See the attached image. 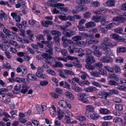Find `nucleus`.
Masks as SVG:
<instances>
[{
	"label": "nucleus",
	"instance_id": "1",
	"mask_svg": "<svg viewBox=\"0 0 126 126\" xmlns=\"http://www.w3.org/2000/svg\"><path fill=\"white\" fill-rule=\"evenodd\" d=\"M87 0H76V3L79 5L76 7V8L78 11H84L86 10L87 7L85 6V3Z\"/></svg>",
	"mask_w": 126,
	"mask_h": 126
},
{
	"label": "nucleus",
	"instance_id": "2",
	"mask_svg": "<svg viewBox=\"0 0 126 126\" xmlns=\"http://www.w3.org/2000/svg\"><path fill=\"white\" fill-rule=\"evenodd\" d=\"M51 33H52V35L54 36L53 39L56 43V44L58 46H59L60 45L59 41H60V39L59 37L61 36L62 34L61 33L56 30H53L51 31Z\"/></svg>",
	"mask_w": 126,
	"mask_h": 126
},
{
	"label": "nucleus",
	"instance_id": "3",
	"mask_svg": "<svg viewBox=\"0 0 126 126\" xmlns=\"http://www.w3.org/2000/svg\"><path fill=\"white\" fill-rule=\"evenodd\" d=\"M79 35H76L74 36L72 38V40L73 41L76 42L81 40L82 38H85L90 36V35L87 33L80 32L79 33Z\"/></svg>",
	"mask_w": 126,
	"mask_h": 126
},
{
	"label": "nucleus",
	"instance_id": "4",
	"mask_svg": "<svg viewBox=\"0 0 126 126\" xmlns=\"http://www.w3.org/2000/svg\"><path fill=\"white\" fill-rule=\"evenodd\" d=\"M87 96V94L85 93H81L78 94V98L80 101L83 103L86 104H89L90 102L89 100L85 97Z\"/></svg>",
	"mask_w": 126,
	"mask_h": 126
},
{
	"label": "nucleus",
	"instance_id": "5",
	"mask_svg": "<svg viewBox=\"0 0 126 126\" xmlns=\"http://www.w3.org/2000/svg\"><path fill=\"white\" fill-rule=\"evenodd\" d=\"M86 111L85 114L86 116L89 117L90 115V112H93L94 111V107L91 105H86L85 106Z\"/></svg>",
	"mask_w": 126,
	"mask_h": 126
},
{
	"label": "nucleus",
	"instance_id": "6",
	"mask_svg": "<svg viewBox=\"0 0 126 126\" xmlns=\"http://www.w3.org/2000/svg\"><path fill=\"white\" fill-rule=\"evenodd\" d=\"M59 105L60 106L64 108L68 107L70 109L71 108V105L67 103V102L63 100H61L59 101L58 102Z\"/></svg>",
	"mask_w": 126,
	"mask_h": 126
},
{
	"label": "nucleus",
	"instance_id": "7",
	"mask_svg": "<svg viewBox=\"0 0 126 126\" xmlns=\"http://www.w3.org/2000/svg\"><path fill=\"white\" fill-rule=\"evenodd\" d=\"M101 61L105 63H109L112 62V59L111 57L103 56L100 59Z\"/></svg>",
	"mask_w": 126,
	"mask_h": 126
},
{
	"label": "nucleus",
	"instance_id": "8",
	"mask_svg": "<svg viewBox=\"0 0 126 126\" xmlns=\"http://www.w3.org/2000/svg\"><path fill=\"white\" fill-rule=\"evenodd\" d=\"M57 59L58 60H61L65 62L66 61V60H73L74 59H75L76 61L77 59L76 58L74 57H72L70 55L67 56L66 57L65 59H64L63 58L61 57H57Z\"/></svg>",
	"mask_w": 126,
	"mask_h": 126
},
{
	"label": "nucleus",
	"instance_id": "9",
	"mask_svg": "<svg viewBox=\"0 0 126 126\" xmlns=\"http://www.w3.org/2000/svg\"><path fill=\"white\" fill-rule=\"evenodd\" d=\"M41 23L42 25L44 27H48L49 25H51L53 24L52 21L49 20L43 21Z\"/></svg>",
	"mask_w": 126,
	"mask_h": 126
},
{
	"label": "nucleus",
	"instance_id": "10",
	"mask_svg": "<svg viewBox=\"0 0 126 126\" xmlns=\"http://www.w3.org/2000/svg\"><path fill=\"white\" fill-rule=\"evenodd\" d=\"M84 50L81 48H76L75 50V52L78 53V56L79 57H82L84 55L85 53L84 52Z\"/></svg>",
	"mask_w": 126,
	"mask_h": 126
},
{
	"label": "nucleus",
	"instance_id": "11",
	"mask_svg": "<svg viewBox=\"0 0 126 126\" xmlns=\"http://www.w3.org/2000/svg\"><path fill=\"white\" fill-rule=\"evenodd\" d=\"M100 95L101 96L100 97V98H104L105 99H106L107 97L110 96V94L109 93L104 91H102L100 93Z\"/></svg>",
	"mask_w": 126,
	"mask_h": 126
},
{
	"label": "nucleus",
	"instance_id": "12",
	"mask_svg": "<svg viewBox=\"0 0 126 126\" xmlns=\"http://www.w3.org/2000/svg\"><path fill=\"white\" fill-rule=\"evenodd\" d=\"M110 36L111 38L114 39L119 41L123 40L122 38L121 37H120L118 34H111Z\"/></svg>",
	"mask_w": 126,
	"mask_h": 126
},
{
	"label": "nucleus",
	"instance_id": "13",
	"mask_svg": "<svg viewBox=\"0 0 126 126\" xmlns=\"http://www.w3.org/2000/svg\"><path fill=\"white\" fill-rule=\"evenodd\" d=\"M65 32V33L64 34V35L68 38L72 36L74 34V31L68 29L67 31Z\"/></svg>",
	"mask_w": 126,
	"mask_h": 126
},
{
	"label": "nucleus",
	"instance_id": "14",
	"mask_svg": "<svg viewBox=\"0 0 126 126\" xmlns=\"http://www.w3.org/2000/svg\"><path fill=\"white\" fill-rule=\"evenodd\" d=\"M41 43L44 44H45L46 46L48 48L52 47V46L53 45V42L51 41H41Z\"/></svg>",
	"mask_w": 126,
	"mask_h": 126
},
{
	"label": "nucleus",
	"instance_id": "15",
	"mask_svg": "<svg viewBox=\"0 0 126 126\" xmlns=\"http://www.w3.org/2000/svg\"><path fill=\"white\" fill-rule=\"evenodd\" d=\"M97 90V88L91 86L88 88H85L84 91L87 92L89 93L95 91Z\"/></svg>",
	"mask_w": 126,
	"mask_h": 126
},
{
	"label": "nucleus",
	"instance_id": "16",
	"mask_svg": "<svg viewBox=\"0 0 126 126\" xmlns=\"http://www.w3.org/2000/svg\"><path fill=\"white\" fill-rule=\"evenodd\" d=\"M29 88L28 86L25 85L22 86V89L20 90L19 92L21 93L25 94L28 92Z\"/></svg>",
	"mask_w": 126,
	"mask_h": 126
},
{
	"label": "nucleus",
	"instance_id": "17",
	"mask_svg": "<svg viewBox=\"0 0 126 126\" xmlns=\"http://www.w3.org/2000/svg\"><path fill=\"white\" fill-rule=\"evenodd\" d=\"M21 88V86L19 84L16 85L13 90V93L15 94H18Z\"/></svg>",
	"mask_w": 126,
	"mask_h": 126
},
{
	"label": "nucleus",
	"instance_id": "18",
	"mask_svg": "<svg viewBox=\"0 0 126 126\" xmlns=\"http://www.w3.org/2000/svg\"><path fill=\"white\" fill-rule=\"evenodd\" d=\"M86 61L88 63H94L95 60L94 58L91 56L86 57Z\"/></svg>",
	"mask_w": 126,
	"mask_h": 126
},
{
	"label": "nucleus",
	"instance_id": "19",
	"mask_svg": "<svg viewBox=\"0 0 126 126\" xmlns=\"http://www.w3.org/2000/svg\"><path fill=\"white\" fill-rule=\"evenodd\" d=\"M76 49L73 44L69 45L68 48V50L70 53H73L75 52V50Z\"/></svg>",
	"mask_w": 126,
	"mask_h": 126
},
{
	"label": "nucleus",
	"instance_id": "20",
	"mask_svg": "<svg viewBox=\"0 0 126 126\" xmlns=\"http://www.w3.org/2000/svg\"><path fill=\"white\" fill-rule=\"evenodd\" d=\"M100 113L103 114H108L110 113V111L109 110L106 108H100Z\"/></svg>",
	"mask_w": 126,
	"mask_h": 126
},
{
	"label": "nucleus",
	"instance_id": "21",
	"mask_svg": "<svg viewBox=\"0 0 126 126\" xmlns=\"http://www.w3.org/2000/svg\"><path fill=\"white\" fill-rule=\"evenodd\" d=\"M63 66V64L60 62L55 61V64L52 65L53 68L62 67Z\"/></svg>",
	"mask_w": 126,
	"mask_h": 126
},
{
	"label": "nucleus",
	"instance_id": "22",
	"mask_svg": "<svg viewBox=\"0 0 126 126\" xmlns=\"http://www.w3.org/2000/svg\"><path fill=\"white\" fill-rule=\"evenodd\" d=\"M27 79L32 80H36L37 79L35 76L32 74L29 73L27 75Z\"/></svg>",
	"mask_w": 126,
	"mask_h": 126
},
{
	"label": "nucleus",
	"instance_id": "23",
	"mask_svg": "<svg viewBox=\"0 0 126 126\" xmlns=\"http://www.w3.org/2000/svg\"><path fill=\"white\" fill-rule=\"evenodd\" d=\"M57 113V119L59 120H61L63 117V112L61 109H59L58 110Z\"/></svg>",
	"mask_w": 126,
	"mask_h": 126
},
{
	"label": "nucleus",
	"instance_id": "24",
	"mask_svg": "<svg viewBox=\"0 0 126 126\" xmlns=\"http://www.w3.org/2000/svg\"><path fill=\"white\" fill-rule=\"evenodd\" d=\"M41 55L46 60H49L52 58L51 56L47 53H43L41 54Z\"/></svg>",
	"mask_w": 126,
	"mask_h": 126
},
{
	"label": "nucleus",
	"instance_id": "25",
	"mask_svg": "<svg viewBox=\"0 0 126 126\" xmlns=\"http://www.w3.org/2000/svg\"><path fill=\"white\" fill-rule=\"evenodd\" d=\"M49 111L51 115H52V113L53 115H54L56 114V108L54 105H51V107L49 108Z\"/></svg>",
	"mask_w": 126,
	"mask_h": 126
},
{
	"label": "nucleus",
	"instance_id": "26",
	"mask_svg": "<svg viewBox=\"0 0 126 126\" xmlns=\"http://www.w3.org/2000/svg\"><path fill=\"white\" fill-rule=\"evenodd\" d=\"M95 25V23L92 21L88 22L85 24V26L86 27L88 28H90L94 27Z\"/></svg>",
	"mask_w": 126,
	"mask_h": 126
},
{
	"label": "nucleus",
	"instance_id": "27",
	"mask_svg": "<svg viewBox=\"0 0 126 126\" xmlns=\"http://www.w3.org/2000/svg\"><path fill=\"white\" fill-rule=\"evenodd\" d=\"M115 1L113 0H109L106 3V4L108 6L111 7L114 6Z\"/></svg>",
	"mask_w": 126,
	"mask_h": 126
},
{
	"label": "nucleus",
	"instance_id": "28",
	"mask_svg": "<svg viewBox=\"0 0 126 126\" xmlns=\"http://www.w3.org/2000/svg\"><path fill=\"white\" fill-rule=\"evenodd\" d=\"M72 89L75 92H80L82 91V89L78 86H72Z\"/></svg>",
	"mask_w": 126,
	"mask_h": 126
},
{
	"label": "nucleus",
	"instance_id": "29",
	"mask_svg": "<svg viewBox=\"0 0 126 126\" xmlns=\"http://www.w3.org/2000/svg\"><path fill=\"white\" fill-rule=\"evenodd\" d=\"M73 44V42L71 40H68L63 43L64 47H65L68 46L69 44L71 45Z\"/></svg>",
	"mask_w": 126,
	"mask_h": 126
},
{
	"label": "nucleus",
	"instance_id": "30",
	"mask_svg": "<svg viewBox=\"0 0 126 126\" xmlns=\"http://www.w3.org/2000/svg\"><path fill=\"white\" fill-rule=\"evenodd\" d=\"M112 68L116 73L121 72V68L118 66L116 65H113L112 66Z\"/></svg>",
	"mask_w": 126,
	"mask_h": 126
},
{
	"label": "nucleus",
	"instance_id": "31",
	"mask_svg": "<svg viewBox=\"0 0 126 126\" xmlns=\"http://www.w3.org/2000/svg\"><path fill=\"white\" fill-rule=\"evenodd\" d=\"M109 77L111 79H115L117 81H118L119 79L117 76L115 74H110L109 75Z\"/></svg>",
	"mask_w": 126,
	"mask_h": 126
},
{
	"label": "nucleus",
	"instance_id": "32",
	"mask_svg": "<svg viewBox=\"0 0 126 126\" xmlns=\"http://www.w3.org/2000/svg\"><path fill=\"white\" fill-rule=\"evenodd\" d=\"M85 67L86 68L90 70H93L94 69V65H91L89 63H88L85 65Z\"/></svg>",
	"mask_w": 126,
	"mask_h": 126
},
{
	"label": "nucleus",
	"instance_id": "33",
	"mask_svg": "<svg viewBox=\"0 0 126 126\" xmlns=\"http://www.w3.org/2000/svg\"><path fill=\"white\" fill-rule=\"evenodd\" d=\"M101 17V16H94L92 17V19L95 22H98L100 21Z\"/></svg>",
	"mask_w": 126,
	"mask_h": 126
},
{
	"label": "nucleus",
	"instance_id": "34",
	"mask_svg": "<svg viewBox=\"0 0 126 126\" xmlns=\"http://www.w3.org/2000/svg\"><path fill=\"white\" fill-rule=\"evenodd\" d=\"M115 108L118 111H121L123 109V105L121 104H116L115 105Z\"/></svg>",
	"mask_w": 126,
	"mask_h": 126
},
{
	"label": "nucleus",
	"instance_id": "35",
	"mask_svg": "<svg viewBox=\"0 0 126 126\" xmlns=\"http://www.w3.org/2000/svg\"><path fill=\"white\" fill-rule=\"evenodd\" d=\"M46 48L45 49L46 52L47 53H49V55H53V47L48 48Z\"/></svg>",
	"mask_w": 126,
	"mask_h": 126
},
{
	"label": "nucleus",
	"instance_id": "36",
	"mask_svg": "<svg viewBox=\"0 0 126 126\" xmlns=\"http://www.w3.org/2000/svg\"><path fill=\"white\" fill-rule=\"evenodd\" d=\"M126 51V48L124 47H120L118 48L117 50V52L118 53L120 52H125Z\"/></svg>",
	"mask_w": 126,
	"mask_h": 126
},
{
	"label": "nucleus",
	"instance_id": "37",
	"mask_svg": "<svg viewBox=\"0 0 126 126\" xmlns=\"http://www.w3.org/2000/svg\"><path fill=\"white\" fill-rule=\"evenodd\" d=\"M7 39L9 41H12V40H14L15 39L14 36L12 34H10L6 36Z\"/></svg>",
	"mask_w": 126,
	"mask_h": 126
},
{
	"label": "nucleus",
	"instance_id": "38",
	"mask_svg": "<svg viewBox=\"0 0 126 126\" xmlns=\"http://www.w3.org/2000/svg\"><path fill=\"white\" fill-rule=\"evenodd\" d=\"M16 81L18 83L24 82L25 81V78L17 77L15 79Z\"/></svg>",
	"mask_w": 126,
	"mask_h": 126
},
{
	"label": "nucleus",
	"instance_id": "39",
	"mask_svg": "<svg viewBox=\"0 0 126 126\" xmlns=\"http://www.w3.org/2000/svg\"><path fill=\"white\" fill-rule=\"evenodd\" d=\"M10 44L14 47H16L17 48H20V46L18 45L17 42L15 41H10Z\"/></svg>",
	"mask_w": 126,
	"mask_h": 126
},
{
	"label": "nucleus",
	"instance_id": "40",
	"mask_svg": "<svg viewBox=\"0 0 126 126\" xmlns=\"http://www.w3.org/2000/svg\"><path fill=\"white\" fill-rule=\"evenodd\" d=\"M90 84V82L88 80H84L80 81L79 85L82 86H84L85 85H87Z\"/></svg>",
	"mask_w": 126,
	"mask_h": 126
},
{
	"label": "nucleus",
	"instance_id": "41",
	"mask_svg": "<svg viewBox=\"0 0 126 126\" xmlns=\"http://www.w3.org/2000/svg\"><path fill=\"white\" fill-rule=\"evenodd\" d=\"M0 13H1L0 14V19L2 20L3 17L5 18V17L7 16V15L2 10L0 11Z\"/></svg>",
	"mask_w": 126,
	"mask_h": 126
},
{
	"label": "nucleus",
	"instance_id": "42",
	"mask_svg": "<svg viewBox=\"0 0 126 126\" xmlns=\"http://www.w3.org/2000/svg\"><path fill=\"white\" fill-rule=\"evenodd\" d=\"M99 74L105 76L107 75V72L106 70L103 69H100L99 70Z\"/></svg>",
	"mask_w": 126,
	"mask_h": 126
},
{
	"label": "nucleus",
	"instance_id": "43",
	"mask_svg": "<svg viewBox=\"0 0 126 126\" xmlns=\"http://www.w3.org/2000/svg\"><path fill=\"white\" fill-rule=\"evenodd\" d=\"M115 32L119 33H122L123 32V29L121 27H119L114 30Z\"/></svg>",
	"mask_w": 126,
	"mask_h": 126
},
{
	"label": "nucleus",
	"instance_id": "44",
	"mask_svg": "<svg viewBox=\"0 0 126 126\" xmlns=\"http://www.w3.org/2000/svg\"><path fill=\"white\" fill-rule=\"evenodd\" d=\"M49 94L53 98L57 99L59 97V95L55 93L51 92Z\"/></svg>",
	"mask_w": 126,
	"mask_h": 126
},
{
	"label": "nucleus",
	"instance_id": "45",
	"mask_svg": "<svg viewBox=\"0 0 126 126\" xmlns=\"http://www.w3.org/2000/svg\"><path fill=\"white\" fill-rule=\"evenodd\" d=\"M90 74L93 77H98L100 75L99 73L96 71H92L90 72Z\"/></svg>",
	"mask_w": 126,
	"mask_h": 126
},
{
	"label": "nucleus",
	"instance_id": "46",
	"mask_svg": "<svg viewBox=\"0 0 126 126\" xmlns=\"http://www.w3.org/2000/svg\"><path fill=\"white\" fill-rule=\"evenodd\" d=\"M64 73L66 74H68L70 75H74L73 72L70 70L67 69H65L64 70Z\"/></svg>",
	"mask_w": 126,
	"mask_h": 126
},
{
	"label": "nucleus",
	"instance_id": "47",
	"mask_svg": "<svg viewBox=\"0 0 126 126\" xmlns=\"http://www.w3.org/2000/svg\"><path fill=\"white\" fill-rule=\"evenodd\" d=\"M95 67L96 68H100L102 67L103 66L102 63L100 62H98L97 63H95L94 64Z\"/></svg>",
	"mask_w": 126,
	"mask_h": 126
},
{
	"label": "nucleus",
	"instance_id": "48",
	"mask_svg": "<svg viewBox=\"0 0 126 126\" xmlns=\"http://www.w3.org/2000/svg\"><path fill=\"white\" fill-rule=\"evenodd\" d=\"M109 84L111 85L116 86L118 85V83L115 80H111L109 81Z\"/></svg>",
	"mask_w": 126,
	"mask_h": 126
},
{
	"label": "nucleus",
	"instance_id": "49",
	"mask_svg": "<svg viewBox=\"0 0 126 126\" xmlns=\"http://www.w3.org/2000/svg\"><path fill=\"white\" fill-rule=\"evenodd\" d=\"M99 116V115L97 113H94L90 115V117L93 119L98 118Z\"/></svg>",
	"mask_w": 126,
	"mask_h": 126
},
{
	"label": "nucleus",
	"instance_id": "50",
	"mask_svg": "<svg viewBox=\"0 0 126 126\" xmlns=\"http://www.w3.org/2000/svg\"><path fill=\"white\" fill-rule=\"evenodd\" d=\"M104 53L107 56H110L112 54L111 50L109 49L104 50Z\"/></svg>",
	"mask_w": 126,
	"mask_h": 126
},
{
	"label": "nucleus",
	"instance_id": "51",
	"mask_svg": "<svg viewBox=\"0 0 126 126\" xmlns=\"http://www.w3.org/2000/svg\"><path fill=\"white\" fill-rule=\"evenodd\" d=\"M3 67L6 69H10L12 68L11 66L9 64L7 63H6L3 65Z\"/></svg>",
	"mask_w": 126,
	"mask_h": 126
},
{
	"label": "nucleus",
	"instance_id": "52",
	"mask_svg": "<svg viewBox=\"0 0 126 126\" xmlns=\"http://www.w3.org/2000/svg\"><path fill=\"white\" fill-rule=\"evenodd\" d=\"M93 53L94 55L97 57H100L102 55L101 52L99 50L96 51H94Z\"/></svg>",
	"mask_w": 126,
	"mask_h": 126
},
{
	"label": "nucleus",
	"instance_id": "53",
	"mask_svg": "<svg viewBox=\"0 0 126 126\" xmlns=\"http://www.w3.org/2000/svg\"><path fill=\"white\" fill-rule=\"evenodd\" d=\"M123 58L121 57H118L115 59V61L117 63H123Z\"/></svg>",
	"mask_w": 126,
	"mask_h": 126
},
{
	"label": "nucleus",
	"instance_id": "54",
	"mask_svg": "<svg viewBox=\"0 0 126 126\" xmlns=\"http://www.w3.org/2000/svg\"><path fill=\"white\" fill-rule=\"evenodd\" d=\"M78 45L81 47H83L86 46V42L83 41H80L77 42Z\"/></svg>",
	"mask_w": 126,
	"mask_h": 126
},
{
	"label": "nucleus",
	"instance_id": "55",
	"mask_svg": "<svg viewBox=\"0 0 126 126\" xmlns=\"http://www.w3.org/2000/svg\"><path fill=\"white\" fill-rule=\"evenodd\" d=\"M114 122L116 123L118 122H120L122 121V119L121 118L117 117H115L113 119Z\"/></svg>",
	"mask_w": 126,
	"mask_h": 126
},
{
	"label": "nucleus",
	"instance_id": "56",
	"mask_svg": "<svg viewBox=\"0 0 126 126\" xmlns=\"http://www.w3.org/2000/svg\"><path fill=\"white\" fill-rule=\"evenodd\" d=\"M109 94H117L118 93V91L116 90L112 89L109 90Z\"/></svg>",
	"mask_w": 126,
	"mask_h": 126
},
{
	"label": "nucleus",
	"instance_id": "57",
	"mask_svg": "<svg viewBox=\"0 0 126 126\" xmlns=\"http://www.w3.org/2000/svg\"><path fill=\"white\" fill-rule=\"evenodd\" d=\"M92 48L94 51H96L99 50L100 46L98 45H94L92 46Z\"/></svg>",
	"mask_w": 126,
	"mask_h": 126
},
{
	"label": "nucleus",
	"instance_id": "58",
	"mask_svg": "<svg viewBox=\"0 0 126 126\" xmlns=\"http://www.w3.org/2000/svg\"><path fill=\"white\" fill-rule=\"evenodd\" d=\"M77 118L78 120L82 121H86V119L85 116L81 115L78 116Z\"/></svg>",
	"mask_w": 126,
	"mask_h": 126
},
{
	"label": "nucleus",
	"instance_id": "59",
	"mask_svg": "<svg viewBox=\"0 0 126 126\" xmlns=\"http://www.w3.org/2000/svg\"><path fill=\"white\" fill-rule=\"evenodd\" d=\"M86 57H87L88 56H91L92 53V51L89 49H87L86 50Z\"/></svg>",
	"mask_w": 126,
	"mask_h": 126
},
{
	"label": "nucleus",
	"instance_id": "60",
	"mask_svg": "<svg viewBox=\"0 0 126 126\" xmlns=\"http://www.w3.org/2000/svg\"><path fill=\"white\" fill-rule=\"evenodd\" d=\"M91 15V13L89 12H86L83 15L84 18H89Z\"/></svg>",
	"mask_w": 126,
	"mask_h": 126
},
{
	"label": "nucleus",
	"instance_id": "61",
	"mask_svg": "<svg viewBox=\"0 0 126 126\" xmlns=\"http://www.w3.org/2000/svg\"><path fill=\"white\" fill-rule=\"evenodd\" d=\"M67 20H68L70 21H75V19L74 16L71 15H69L67 16Z\"/></svg>",
	"mask_w": 126,
	"mask_h": 126
},
{
	"label": "nucleus",
	"instance_id": "62",
	"mask_svg": "<svg viewBox=\"0 0 126 126\" xmlns=\"http://www.w3.org/2000/svg\"><path fill=\"white\" fill-rule=\"evenodd\" d=\"M48 82L46 80H42L40 82V84L42 86H45L48 84Z\"/></svg>",
	"mask_w": 126,
	"mask_h": 126
},
{
	"label": "nucleus",
	"instance_id": "63",
	"mask_svg": "<svg viewBox=\"0 0 126 126\" xmlns=\"http://www.w3.org/2000/svg\"><path fill=\"white\" fill-rule=\"evenodd\" d=\"M104 67L109 72L112 73L113 72V68H111L109 66H104Z\"/></svg>",
	"mask_w": 126,
	"mask_h": 126
},
{
	"label": "nucleus",
	"instance_id": "64",
	"mask_svg": "<svg viewBox=\"0 0 126 126\" xmlns=\"http://www.w3.org/2000/svg\"><path fill=\"white\" fill-rule=\"evenodd\" d=\"M110 41V39L108 38H105L103 40V44H108Z\"/></svg>",
	"mask_w": 126,
	"mask_h": 126
}]
</instances>
